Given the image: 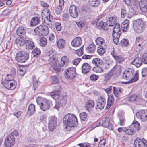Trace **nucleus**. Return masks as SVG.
<instances>
[{
  "label": "nucleus",
  "instance_id": "f257e3e1",
  "mask_svg": "<svg viewBox=\"0 0 147 147\" xmlns=\"http://www.w3.org/2000/svg\"><path fill=\"white\" fill-rule=\"evenodd\" d=\"M63 123L66 126L74 127L78 124L76 117L73 114L69 113L66 114L63 120Z\"/></svg>",
  "mask_w": 147,
  "mask_h": 147
},
{
  "label": "nucleus",
  "instance_id": "f03ea898",
  "mask_svg": "<svg viewBox=\"0 0 147 147\" xmlns=\"http://www.w3.org/2000/svg\"><path fill=\"white\" fill-rule=\"evenodd\" d=\"M92 62L95 66L92 69L95 72L101 73L103 72L104 69L106 68L105 65L102 60L98 58L94 59Z\"/></svg>",
  "mask_w": 147,
  "mask_h": 147
},
{
  "label": "nucleus",
  "instance_id": "7ed1b4c3",
  "mask_svg": "<svg viewBox=\"0 0 147 147\" xmlns=\"http://www.w3.org/2000/svg\"><path fill=\"white\" fill-rule=\"evenodd\" d=\"M36 102L39 105L40 109L43 111L48 109L51 106V102L45 98L38 97Z\"/></svg>",
  "mask_w": 147,
  "mask_h": 147
},
{
  "label": "nucleus",
  "instance_id": "20e7f679",
  "mask_svg": "<svg viewBox=\"0 0 147 147\" xmlns=\"http://www.w3.org/2000/svg\"><path fill=\"white\" fill-rule=\"evenodd\" d=\"M18 135V131H15L8 136L4 141V146L5 147H12L14 145L15 141V136Z\"/></svg>",
  "mask_w": 147,
  "mask_h": 147
},
{
  "label": "nucleus",
  "instance_id": "39448f33",
  "mask_svg": "<svg viewBox=\"0 0 147 147\" xmlns=\"http://www.w3.org/2000/svg\"><path fill=\"white\" fill-rule=\"evenodd\" d=\"M133 26L134 30L137 33H140L144 30L145 24L142 20H137L134 22Z\"/></svg>",
  "mask_w": 147,
  "mask_h": 147
},
{
  "label": "nucleus",
  "instance_id": "423d86ee",
  "mask_svg": "<svg viewBox=\"0 0 147 147\" xmlns=\"http://www.w3.org/2000/svg\"><path fill=\"white\" fill-rule=\"evenodd\" d=\"M35 33L37 35L45 36L49 32L48 27L45 25H40L36 27L34 30Z\"/></svg>",
  "mask_w": 147,
  "mask_h": 147
},
{
  "label": "nucleus",
  "instance_id": "0eeeda50",
  "mask_svg": "<svg viewBox=\"0 0 147 147\" xmlns=\"http://www.w3.org/2000/svg\"><path fill=\"white\" fill-rule=\"evenodd\" d=\"M29 58L28 53L25 51H20L16 54L15 59L19 63L25 62Z\"/></svg>",
  "mask_w": 147,
  "mask_h": 147
},
{
  "label": "nucleus",
  "instance_id": "6e6552de",
  "mask_svg": "<svg viewBox=\"0 0 147 147\" xmlns=\"http://www.w3.org/2000/svg\"><path fill=\"white\" fill-rule=\"evenodd\" d=\"M42 19H44V23L48 25L51 23L53 16L50 14V11L48 9H46L42 12Z\"/></svg>",
  "mask_w": 147,
  "mask_h": 147
},
{
  "label": "nucleus",
  "instance_id": "1a4fd4ad",
  "mask_svg": "<svg viewBox=\"0 0 147 147\" xmlns=\"http://www.w3.org/2000/svg\"><path fill=\"white\" fill-rule=\"evenodd\" d=\"M142 5H140L139 6L138 4L136 3H134L133 5H131V9L134 11H137L138 7H139L141 11L144 12H145L147 11V0H142Z\"/></svg>",
  "mask_w": 147,
  "mask_h": 147
},
{
  "label": "nucleus",
  "instance_id": "9d476101",
  "mask_svg": "<svg viewBox=\"0 0 147 147\" xmlns=\"http://www.w3.org/2000/svg\"><path fill=\"white\" fill-rule=\"evenodd\" d=\"M13 76L11 77V79L9 78H6V80L2 84L5 87L10 90H13L16 88V86L14 85L15 81L13 80Z\"/></svg>",
  "mask_w": 147,
  "mask_h": 147
},
{
  "label": "nucleus",
  "instance_id": "9b49d317",
  "mask_svg": "<svg viewBox=\"0 0 147 147\" xmlns=\"http://www.w3.org/2000/svg\"><path fill=\"white\" fill-rule=\"evenodd\" d=\"M76 75L75 68L73 67L68 68L65 70V76L68 78L72 79L76 76Z\"/></svg>",
  "mask_w": 147,
  "mask_h": 147
},
{
  "label": "nucleus",
  "instance_id": "f8f14e48",
  "mask_svg": "<svg viewBox=\"0 0 147 147\" xmlns=\"http://www.w3.org/2000/svg\"><path fill=\"white\" fill-rule=\"evenodd\" d=\"M136 115L138 118L144 122L147 120V110H140L136 113Z\"/></svg>",
  "mask_w": 147,
  "mask_h": 147
},
{
  "label": "nucleus",
  "instance_id": "ddd939ff",
  "mask_svg": "<svg viewBox=\"0 0 147 147\" xmlns=\"http://www.w3.org/2000/svg\"><path fill=\"white\" fill-rule=\"evenodd\" d=\"M134 144L135 147H147V141L144 139L142 140L137 138L134 141Z\"/></svg>",
  "mask_w": 147,
  "mask_h": 147
},
{
  "label": "nucleus",
  "instance_id": "4468645a",
  "mask_svg": "<svg viewBox=\"0 0 147 147\" xmlns=\"http://www.w3.org/2000/svg\"><path fill=\"white\" fill-rule=\"evenodd\" d=\"M96 102L97 105L96 109L100 110L104 108L106 103L105 98L102 96L99 97L97 100Z\"/></svg>",
  "mask_w": 147,
  "mask_h": 147
},
{
  "label": "nucleus",
  "instance_id": "2eb2a0df",
  "mask_svg": "<svg viewBox=\"0 0 147 147\" xmlns=\"http://www.w3.org/2000/svg\"><path fill=\"white\" fill-rule=\"evenodd\" d=\"M69 11L70 15L74 18H76L78 16L79 13L78 8L74 5H72L69 7Z\"/></svg>",
  "mask_w": 147,
  "mask_h": 147
},
{
  "label": "nucleus",
  "instance_id": "dca6fc26",
  "mask_svg": "<svg viewBox=\"0 0 147 147\" xmlns=\"http://www.w3.org/2000/svg\"><path fill=\"white\" fill-rule=\"evenodd\" d=\"M110 119L109 118H102L100 121V123L105 127H108L109 129L112 130L113 127L111 123H110Z\"/></svg>",
  "mask_w": 147,
  "mask_h": 147
},
{
  "label": "nucleus",
  "instance_id": "f3484780",
  "mask_svg": "<svg viewBox=\"0 0 147 147\" xmlns=\"http://www.w3.org/2000/svg\"><path fill=\"white\" fill-rule=\"evenodd\" d=\"M49 130L52 131L57 125V118L55 116H52L50 117L49 123Z\"/></svg>",
  "mask_w": 147,
  "mask_h": 147
},
{
  "label": "nucleus",
  "instance_id": "a211bd4d",
  "mask_svg": "<svg viewBox=\"0 0 147 147\" xmlns=\"http://www.w3.org/2000/svg\"><path fill=\"white\" fill-rule=\"evenodd\" d=\"M134 72V70L130 69L125 71L123 75V78L126 80L129 79L133 75Z\"/></svg>",
  "mask_w": 147,
  "mask_h": 147
},
{
  "label": "nucleus",
  "instance_id": "6ab92c4d",
  "mask_svg": "<svg viewBox=\"0 0 147 147\" xmlns=\"http://www.w3.org/2000/svg\"><path fill=\"white\" fill-rule=\"evenodd\" d=\"M28 39V38L26 35H24L18 38L16 40V43L20 46H22L26 44V41Z\"/></svg>",
  "mask_w": 147,
  "mask_h": 147
},
{
  "label": "nucleus",
  "instance_id": "aec40b11",
  "mask_svg": "<svg viewBox=\"0 0 147 147\" xmlns=\"http://www.w3.org/2000/svg\"><path fill=\"white\" fill-rule=\"evenodd\" d=\"M96 26L99 29H103L104 30H107V26L106 22H104L102 20H98L96 22Z\"/></svg>",
  "mask_w": 147,
  "mask_h": 147
},
{
  "label": "nucleus",
  "instance_id": "412c9836",
  "mask_svg": "<svg viewBox=\"0 0 147 147\" xmlns=\"http://www.w3.org/2000/svg\"><path fill=\"white\" fill-rule=\"evenodd\" d=\"M116 18L115 17H106V23L107 26H113L116 22Z\"/></svg>",
  "mask_w": 147,
  "mask_h": 147
},
{
  "label": "nucleus",
  "instance_id": "4be33fe9",
  "mask_svg": "<svg viewBox=\"0 0 147 147\" xmlns=\"http://www.w3.org/2000/svg\"><path fill=\"white\" fill-rule=\"evenodd\" d=\"M47 58L48 59V62L49 63H56L57 61V58L55 53L53 52L50 53L49 55H47Z\"/></svg>",
  "mask_w": 147,
  "mask_h": 147
},
{
  "label": "nucleus",
  "instance_id": "5701e85b",
  "mask_svg": "<svg viewBox=\"0 0 147 147\" xmlns=\"http://www.w3.org/2000/svg\"><path fill=\"white\" fill-rule=\"evenodd\" d=\"M91 67L87 63H84L82 66V72L84 74H86L90 72Z\"/></svg>",
  "mask_w": 147,
  "mask_h": 147
},
{
  "label": "nucleus",
  "instance_id": "b1692460",
  "mask_svg": "<svg viewBox=\"0 0 147 147\" xmlns=\"http://www.w3.org/2000/svg\"><path fill=\"white\" fill-rule=\"evenodd\" d=\"M82 40L80 37L75 38L71 42L72 45L74 47L80 46L82 44Z\"/></svg>",
  "mask_w": 147,
  "mask_h": 147
},
{
  "label": "nucleus",
  "instance_id": "393cba45",
  "mask_svg": "<svg viewBox=\"0 0 147 147\" xmlns=\"http://www.w3.org/2000/svg\"><path fill=\"white\" fill-rule=\"evenodd\" d=\"M94 105V102L93 100H88L85 103V107L87 110L90 111L91 109L93 108Z\"/></svg>",
  "mask_w": 147,
  "mask_h": 147
},
{
  "label": "nucleus",
  "instance_id": "a878e982",
  "mask_svg": "<svg viewBox=\"0 0 147 147\" xmlns=\"http://www.w3.org/2000/svg\"><path fill=\"white\" fill-rule=\"evenodd\" d=\"M69 60V58L66 56H63L61 59V63L60 64L61 66H64L66 67L68 65Z\"/></svg>",
  "mask_w": 147,
  "mask_h": 147
},
{
  "label": "nucleus",
  "instance_id": "bb28decb",
  "mask_svg": "<svg viewBox=\"0 0 147 147\" xmlns=\"http://www.w3.org/2000/svg\"><path fill=\"white\" fill-rule=\"evenodd\" d=\"M121 70V65H117L115 66L111 70L113 74H116L117 76L119 74Z\"/></svg>",
  "mask_w": 147,
  "mask_h": 147
},
{
  "label": "nucleus",
  "instance_id": "cd10ccee",
  "mask_svg": "<svg viewBox=\"0 0 147 147\" xmlns=\"http://www.w3.org/2000/svg\"><path fill=\"white\" fill-rule=\"evenodd\" d=\"M61 91L59 90H55L50 93V95L55 100H57L60 97Z\"/></svg>",
  "mask_w": 147,
  "mask_h": 147
},
{
  "label": "nucleus",
  "instance_id": "c85d7f7f",
  "mask_svg": "<svg viewBox=\"0 0 147 147\" xmlns=\"http://www.w3.org/2000/svg\"><path fill=\"white\" fill-rule=\"evenodd\" d=\"M142 61L139 57H136L131 62V64L134 65L137 67H139L142 64Z\"/></svg>",
  "mask_w": 147,
  "mask_h": 147
},
{
  "label": "nucleus",
  "instance_id": "c756f323",
  "mask_svg": "<svg viewBox=\"0 0 147 147\" xmlns=\"http://www.w3.org/2000/svg\"><path fill=\"white\" fill-rule=\"evenodd\" d=\"M129 23V21L128 20L125 19L121 24V28L123 32H126L127 31L128 28Z\"/></svg>",
  "mask_w": 147,
  "mask_h": 147
},
{
  "label": "nucleus",
  "instance_id": "7c9ffc66",
  "mask_svg": "<svg viewBox=\"0 0 147 147\" xmlns=\"http://www.w3.org/2000/svg\"><path fill=\"white\" fill-rule=\"evenodd\" d=\"M114 102V96L112 95H110L108 97L106 108L109 109Z\"/></svg>",
  "mask_w": 147,
  "mask_h": 147
},
{
  "label": "nucleus",
  "instance_id": "2f4dec72",
  "mask_svg": "<svg viewBox=\"0 0 147 147\" xmlns=\"http://www.w3.org/2000/svg\"><path fill=\"white\" fill-rule=\"evenodd\" d=\"M139 78V74L137 72L134 73V75L131 78L130 80L127 82L123 83L125 84H129V83H131L137 81Z\"/></svg>",
  "mask_w": 147,
  "mask_h": 147
},
{
  "label": "nucleus",
  "instance_id": "473e14b6",
  "mask_svg": "<svg viewBox=\"0 0 147 147\" xmlns=\"http://www.w3.org/2000/svg\"><path fill=\"white\" fill-rule=\"evenodd\" d=\"M57 45L59 49H63L65 45V42L63 39H59L57 41Z\"/></svg>",
  "mask_w": 147,
  "mask_h": 147
},
{
  "label": "nucleus",
  "instance_id": "72a5a7b5",
  "mask_svg": "<svg viewBox=\"0 0 147 147\" xmlns=\"http://www.w3.org/2000/svg\"><path fill=\"white\" fill-rule=\"evenodd\" d=\"M96 46L94 44H91L88 46L86 50L89 53H93L95 51Z\"/></svg>",
  "mask_w": 147,
  "mask_h": 147
},
{
  "label": "nucleus",
  "instance_id": "f704fd0d",
  "mask_svg": "<svg viewBox=\"0 0 147 147\" xmlns=\"http://www.w3.org/2000/svg\"><path fill=\"white\" fill-rule=\"evenodd\" d=\"M113 28V33H117V34H121V30L120 28V24L117 23L115 22Z\"/></svg>",
  "mask_w": 147,
  "mask_h": 147
},
{
  "label": "nucleus",
  "instance_id": "c9c22d12",
  "mask_svg": "<svg viewBox=\"0 0 147 147\" xmlns=\"http://www.w3.org/2000/svg\"><path fill=\"white\" fill-rule=\"evenodd\" d=\"M35 111V106L33 104H31L29 107L27 112V115L30 116L33 115Z\"/></svg>",
  "mask_w": 147,
  "mask_h": 147
},
{
  "label": "nucleus",
  "instance_id": "e433bc0d",
  "mask_svg": "<svg viewBox=\"0 0 147 147\" xmlns=\"http://www.w3.org/2000/svg\"><path fill=\"white\" fill-rule=\"evenodd\" d=\"M139 99V98L138 96L136 94H134L129 97L128 98L127 100L129 101L133 102L134 101H137Z\"/></svg>",
  "mask_w": 147,
  "mask_h": 147
},
{
  "label": "nucleus",
  "instance_id": "4c0bfd02",
  "mask_svg": "<svg viewBox=\"0 0 147 147\" xmlns=\"http://www.w3.org/2000/svg\"><path fill=\"white\" fill-rule=\"evenodd\" d=\"M26 30L22 27H20L17 29L16 31L17 34L18 35L21 36L22 35H25L26 32Z\"/></svg>",
  "mask_w": 147,
  "mask_h": 147
},
{
  "label": "nucleus",
  "instance_id": "58836bf2",
  "mask_svg": "<svg viewBox=\"0 0 147 147\" xmlns=\"http://www.w3.org/2000/svg\"><path fill=\"white\" fill-rule=\"evenodd\" d=\"M25 44L26 45V48L27 49H30L32 50L34 46L33 42L28 39L27 41H26Z\"/></svg>",
  "mask_w": 147,
  "mask_h": 147
},
{
  "label": "nucleus",
  "instance_id": "ea45409f",
  "mask_svg": "<svg viewBox=\"0 0 147 147\" xmlns=\"http://www.w3.org/2000/svg\"><path fill=\"white\" fill-rule=\"evenodd\" d=\"M113 92L115 96L117 97L118 96V94L122 92V89L118 87H113Z\"/></svg>",
  "mask_w": 147,
  "mask_h": 147
},
{
  "label": "nucleus",
  "instance_id": "a19ab883",
  "mask_svg": "<svg viewBox=\"0 0 147 147\" xmlns=\"http://www.w3.org/2000/svg\"><path fill=\"white\" fill-rule=\"evenodd\" d=\"M125 132L128 135H132L135 133V131L134 129L131 128V127H126V129L125 130Z\"/></svg>",
  "mask_w": 147,
  "mask_h": 147
},
{
  "label": "nucleus",
  "instance_id": "79ce46f5",
  "mask_svg": "<svg viewBox=\"0 0 147 147\" xmlns=\"http://www.w3.org/2000/svg\"><path fill=\"white\" fill-rule=\"evenodd\" d=\"M40 21L39 17H35L32 18L31 22V25L32 26H34L38 24Z\"/></svg>",
  "mask_w": 147,
  "mask_h": 147
},
{
  "label": "nucleus",
  "instance_id": "37998d69",
  "mask_svg": "<svg viewBox=\"0 0 147 147\" xmlns=\"http://www.w3.org/2000/svg\"><path fill=\"white\" fill-rule=\"evenodd\" d=\"M121 34H117V33H113L112 35L113 38V41L115 44H117L119 42V38Z\"/></svg>",
  "mask_w": 147,
  "mask_h": 147
},
{
  "label": "nucleus",
  "instance_id": "c03bdc74",
  "mask_svg": "<svg viewBox=\"0 0 147 147\" xmlns=\"http://www.w3.org/2000/svg\"><path fill=\"white\" fill-rule=\"evenodd\" d=\"M141 40V39L140 38H137L135 42L136 46L138 49V51H139L142 49L141 43L140 42V40Z\"/></svg>",
  "mask_w": 147,
  "mask_h": 147
},
{
  "label": "nucleus",
  "instance_id": "a18cd8bd",
  "mask_svg": "<svg viewBox=\"0 0 147 147\" xmlns=\"http://www.w3.org/2000/svg\"><path fill=\"white\" fill-rule=\"evenodd\" d=\"M97 52L101 56L105 53V49L103 46H100L98 47Z\"/></svg>",
  "mask_w": 147,
  "mask_h": 147
},
{
  "label": "nucleus",
  "instance_id": "49530a36",
  "mask_svg": "<svg viewBox=\"0 0 147 147\" xmlns=\"http://www.w3.org/2000/svg\"><path fill=\"white\" fill-rule=\"evenodd\" d=\"M47 40L45 37H42L40 38L39 44L41 46L45 47L47 45Z\"/></svg>",
  "mask_w": 147,
  "mask_h": 147
},
{
  "label": "nucleus",
  "instance_id": "de8ad7c7",
  "mask_svg": "<svg viewBox=\"0 0 147 147\" xmlns=\"http://www.w3.org/2000/svg\"><path fill=\"white\" fill-rule=\"evenodd\" d=\"M89 3L91 6L97 7L99 3V0H90Z\"/></svg>",
  "mask_w": 147,
  "mask_h": 147
},
{
  "label": "nucleus",
  "instance_id": "09e8293b",
  "mask_svg": "<svg viewBox=\"0 0 147 147\" xmlns=\"http://www.w3.org/2000/svg\"><path fill=\"white\" fill-rule=\"evenodd\" d=\"M96 44L98 45H100L104 42V39L102 38L99 37L97 38L95 40Z\"/></svg>",
  "mask_w": 147,
  "mask_h": 147
},
{
  "label": "nucleus",
  "instance_id": "8fccbe9b",
  "mask_svg": "<svg viewBox=\"0 0 147 147\" xmlns=\"http://www.w3.org/2000/svg\"><path fill=\"white\" fill-rule=\"evenodd\" d=\"M129 44V41L126 39H123L121 41L120 45L123 47H126Z\"/></svg>",
  "mask_w": 147,
  "mask_h": 147
},
{
  "label": "nucleus",
  "instance_id": "3c124183",
  "mask_svg": "<svg viewBox=\"0 0 147 147\" xmlns=\"http://www.w3.org/2000/svg\"><path fill=\"white\" fill-rule=\"evenodd\" d=\"M115 59L117 62L119 63H121V62L124 61L125 58L123 57H121L120 56L117 55L116 57H115Z\"/></svg>",
  "mask_w": 147,
  "mask_h": 147
},
{
  "label": "nucleus",
  "instance_id": "603ef678",
  "mask_svg": "<svg viewBox=\"0 0 147 147\" xmlns=\"http://www.w3.org/2000/svg\"><path fill=\"white\" fill-rule=\"evenodd\" d=\"M51 82L53 84L57 83L59 82V79L57 76H53L51 77Z\"/></svg>",
  "mask_w": 147,
  "mask_h": 147
},
{
  "label": "nucleus",
  "instance_id": "864d4df0",
  "mask_svg": "<svg viewBox=\"0 0 147 147\" xmlns=\"http://www.w3.org/2000/svg\"><path fill=\"white\" fill-rule=\"evenodd\" d=\"M113 75V72L111 71L108 73L105 74V80L107 81Z\"/></svg>",
  "mask_w": 147,
  "mask_h": 147
},
{
  "label": "nucleus",
  "instance_id": "5fc2aeb1",
  "mask_svg": "<svg viewBox=\"0 0 147 147\" xmlns=\"http://www.w3.org/2000/svg\"><path fill=\"white\" fill-rule=\"evenodd\" d=\"M87 114L85 112H84L81 113L80 114V117L81 119L83 121H85L87 117Z\"/></svg>",
  "mask_w": 147,
  "mask_h": 147
},
{
  "label": "nucleus",
  "instance_id": "6e6d98bb",
  "mask_svg": "<svg viewBox=\"0 0 147 147\" xmlns=\"http://www.w3.org/2000/svg\"><path fill=\"white\" fill-rule=\"evenodd\" d=\"M63 8L60 6H57L55 9V12L57 14H60L62 12V10Z\"/></svg>",
  "mask_w": 147,
  "mask_h": 147
},
{
  "label": "nucleus",
  "instance_id": "4d7b16f0",
  "mask_svg": "<svg viewBox=\"0 0 147 147\" xmlns=\"http://www.w3.org/2000/svg\"><path fill=\"white\" fill-rule=\"evenodd\" d=\"M132 125L137 130H139L140 125L137 121H134L132 123Z\"/></svg>",
  "mask_w": 147,
  "mask_h": 147
},
{
  "label": "nucleus",
  "instance_id": "13d9d810",
  "mask_svg": "<svg viewBox=\"0 0 147 147\" xmlns=\"http://www.w3.org/2000/svg\"><path fill=\"white\" fill-rule=\"evenodd\" d=\"M61 63H59L58 65H54L53 66V69L56 71H61V67L63 66H61Z\"/></svg>",
  "mask_w": 147,
  "mask_h": 147
},
{
  "label": "nucleus",
  "instance_id": "bf43d9fd",
  "mask_svg": "<svg viewBox=\"0 0 147 147\" xmlns=\"http://www.w3.org/2000/svg\"><path fill=\"white\" fill-rule=\"evenodd\" d=\"M98 78V77L97 75L94 74L91 75L90 77V79L92 81H95Z\"/></svg>",
  "mask_w": 147,
  "mask_h": 147
},
{
  "label": "nucleus",
  "instance_id": "052dcab7",
  "mask_svg": "<svg viewBox=\"0 0 147 147\" xmlns=\"http://www.w3.org/2000/svg\"><path fill=\"white\" fill-rule=\"evenodd\" d=\"M142 60L145 64H147V53H144L143 54Z\"/></svg>",
  "mask_w": 147,
  "mask_h": 147
},
{
  "label": "nucleus",
  "instance_id": "680f3d73",
  "mask_svg": "<svg viewBox=\"0 0 147 147\" xmlns=\"http://www.w3.org/2000/svg\"><path fill=\"white\" fill-rule=\"evenodd\" d=\"M55 26L57 31H60L61 29V26L60 23L57 22L55 24Z\"/></svg>",
  "mask_w": 147,
  "mask_h": 147
},
{
  "label": "nucleus",
  "instance_id": "e2e57ef3",
  "mask_svg": "<svg viewBox=\"0 0 147 147\" xmlns=\"http://www.w3.org/2000/svg\"><path fill=\"white\" fill-rule=\"evenodd\" d=\"M106 141L105 139H102L99 142V146L100 147H104L106 143Z\"/></svg>",
  "mask_w": 147,
  "mask_h": 147
},
{
  "label": "nucleus",
  "instance_id": "0e129e2a",
  "mask_svg": "<svg viewBox=\"0 0 147 147\" xmlns=\"http://www.w3.org/2000/svg\"><path fill=\"white\" fill-rule=\"evenodd\" d=\"M78 26L80 28L82 27L85 25V22L82 21L76 22Z\"/></svg>",
  "mask_w": 147,
  "mask_h": 147
},
{
  "label": "nucleus",
  "instance_id": "69168bd1",
  "mask_svg": "<svg viewBox=\"0 0 147 147\" xmlns=\"http://www.w3.org/2000/svg\"><path fill=\"white\" fill-rule=\"evenodd\" d=\"M66 98H64V99L62 98L59 101V103L60 104L61 106H62V107L65 105L66 103L67 100H66Z\"/></svg>",
  "mask_w": 147,
  "mask_h": 147
},
{
  "label": "nucleus",
  "instance_id": "338daca9",
  "mask_svg": "<svg viewBox=\"0 0 147 147\" xmlns=\"http://www.w3.org/2000/svg\"><path fill=\"white\" fill-rule=\"evenodd\" d=\"M142 74L143 77L147 76V68H144L142 70Z\"/></svg>",
  "mask_w": 147,
  "mask_h": 147
},
{
  "label": "nucleus",
  "instance_id": "774afa93",
  "mask_svg": "<svg viewBox=\"0 0 147 147\" xmlns=\"http://www.w3.org/2000/svg\"><path fill=\"white\" fill-rule=\"evenodd\" d=\"M83 48L81 47L80 49L77 50L76 53L79 56H81L83 54Z\"/></svg>",
  "mask_w": 147,
  "mask_h": 147
}]
</instances>
